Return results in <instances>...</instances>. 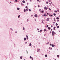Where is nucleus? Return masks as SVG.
I'll return each instance as SVG.
<instances>
[{
    "label": "nucleus",
    "instance_id": "obj_1",
    "mask_svg": "<svg viewBox=\"0 0 60 60\" xmlns=\"http://www.w3.org/2000/svg\"><path fill=\"white\" fill-rule=\"evenodd\" d=\"M26 39H28V36L27 35H26Z\"/></svg>",
    "mask_w": 60,
    "mask_h": 60
},
{
    "label": "nucleus",
    "instance_id": "obj_2",
    "mask_svg": "<svg viewBox=\"0 0 60 60\" xmlns=\"http://www.w3.org/2000/svg\"><path fill=\"white\" fill-rule=\"evenodd\" d=\"M50 27H48V29H49V30H50L51 29Z\"/></svg>",
    "mask_w": 60,
    "mask_h": 60
},
{
    "label": "nucleus",
    "instance_id": "obj_3",
    "mask_svg": "<svg viewBox=\"0 0 60 60\" xmlns=\"http://www.w3.org/2000/svg\"><path fill=\"white\" fill-rule=\"evenodd\" d=\"M34 17H36V18L37 17V14H36L35 15H34Z\"/></svg>",
    "mask_w": 60,
    "mask_h": 60
},
{
    "label": "nucleus",
    "instance_id": "obj_4",
    "mask_svg": "<svg viewBox=\"0 0 60 60\" xmlns=\"http://www.w3.org/2000/svg\"><path fill=\"white\" fill-rule=\"evenodd\" d=\"M44 9H45V10H46L47 9V8L46 7H45Z\"/></svg>",
    "mask_w": 60,
    "mask_h": 60
},
{
    "label": "nucleus",
    "instance_id": "obj_5",
    "mask_svg": "<svg viewBox=\"0 0 60 60\" xmlns=\"http://www.w3.org/2000/svg\"><path fill=\"white\" fill-rule=\"evenodd\" d=\"M41 12H42V13H43V12H44V11H43V10H42L41 11Z\"/></svg>",
    "mask_w": 60,
    "mask_h": 60
},
{
    "label": "nucleus",
    "instance_id": "obj_6",
    "mask_svg": "<svg viewBox=\"0 0 60 60\" xmlns=\"http://www.w3.org/2000/svg\"><path fill=\"white\" fill-rule=\"evenodd\" d=\"M49 16H50V17H51H51H52V16H53V15H49Z\"/></svg>",
    "mask_w": 60,
    "mask_h": 60
},
{
    "label": "nucleus",
    "instance_id": "obj_7",
    "mask_svg": "<svg viewBox=\"0 0 60 60\" xmlns=\"http://www.w3.org/2000/svg\"><path fill=\"white\" fill-rule=\"evenodd\" d=\"M26 11H28V8H27L26 9Z\"/></svg>",
    "mask_w": 60,
    "mask_h": 60
},
{
    "label": "nucleus",
    "instance_id": "obj_8",
    "mask_svg": "<svg viewBox=\"0 0 60 60\" xmlns=\"http://www.w3.org/2000/svg\"><path fill=\"white\" fill-rule=\"evenodd\" d=\"M52 47H54V46H55L53 44L52 45Z\"/></svg>",
    "mask_w": 60,
    "mask_h": 60
},
{
    "label": "nucleus",
    "instance_id": "obj_9",
    "mask_svg": "<svg viewBox=\"0 0 60 60\" xmlns=\"http://www.w3.org/2000/svg\"><path fill=\"white\" fill-rule=\"evenodd\" d=\"M56 19H59V18L58 17H57Z\"/></svg>",
    "mask_w": 60,
    "mask_h": 60
},
{
    "label": "nucleus",
    "instance_id": "obj_10",
    "mask_svg": "<svg viewBox=\"0 0 60 60\" xmlns=\"http://www.w3.org/2000/svg\"><path fill=\"white\" fill-rule=\"evenodd\" d=\"M37 49V50H38V51H40V49Z\"/></svg>",
    "mask_w": 60,
    "mask_h": 60
},
{
    "label": "nucleus",
    "instance_id": "obj_11",
    "mask_svg": "<svg viewBox=\"0 0 60 60\" xmlns=\"http://www.w3.org/2000/svg\"><path fill=\"white\" fill-rule=\"evenodd\" d=\"M17 9L18 10H19L20 9L19 8H17Z\"/></svg>",
    "mask_w": 60,
    "mask_h": 60
},
{
    "label": "nucleus",
    "instance_id": "obj_12",
    "mask_svg": "<svg viewBox=\"0 0 60 60\" xmlns=\"http://www.w3.org/2000/svg\"><path fill=\"white\" fill-rule=\"evenodd\" d=\"M56 29V27H54V28H53V29L54 30H55V29Z\"/></svg>",
    "mask_w": 60,
    "mask_h": 60
},
{
    "label": "nucleus",
    "instance_id": "obj_13",
    "mask_svg": "<svg viewBox=\"0 0 60 60\" xmlns=\"http://www.w3.org/2000/svg\"><path fill=\"white\" fill-rule=\"evenodd\" d=\"M49 19L48 18H47V21H49Z\"/></svg>",
    "mask_w": 60,
    "mask_h": 60
},
{
    "label": "nucleus",
    "instance_id": "obj_14",
    "mask_svg": "<svg viewBox=\"0 0 60 60\" xmlns=\"http://www.w3.org/2000/svg\"><path fill=\"white\" fill-rule=\"evenodd\" d=\"M57 57H59V55H58L57 56Z\"/></svg>",
    "mask_w": 60,
    "mask_h": 60
},
{
    "label": "nucleus",
    "instance_id": "obj_15",
    "mask_svg": "<svg viewBox=\"0 0 60 60\" xmlns=\"http://www.w3.org/2000/svg\"><path fill=\"white\" fill-rule=\"evenodd\" d=\"M25 1L24 0L22 1V2L23 3H25Z\"/></svg>",
    "mask_w": 60,
    "mask_h": 60
},
{
    "label": "nucleus",
    "instance_id": "obj_16",
    "mask_svg": "<svg viewBox=\"0 0 60 60\" xmlns=\"http://www.w3.org/2000/svg\"><path fill=\"white\" fill-rule=\"evenodd\" d=\"M53 15L54 16H56V14H55V13H54Z\"/></svg>",
    "mask_w": 60,
    "mask_h": 60
},
{
    "label": "nucleus",
    "instance_id": "obj_17",
    "mask_svg": "<svg viewBox=\"0 0 60 60\" xmlns=\"http://www.w3.org/2000/svg\"><path fill=\"white\" fill-rule=\"evenodd\" d=\"M29 46H31V43H30Z\"/></svg>",
    "mask_w": 60,
    "mask_h": 60
},
{
    "label": "nucleus",
    "instance_id": "obj_18",
    "mask_svg": "<svg viewBox=\"0 0 60 60\" xmlns=\"http://www.w3.org/2000/svg\"><path fill=\"white\" fill-rule=\"evenodd\" d=\"M26 38H24V41H25V40H26Z\"/></svg>",
    "mask_w": 60,
    "mask_h": 60
},
{
    "label": "nucleus",
    "instance_id": "obj_19",
    "mask_svg": "<svg viewBox=\"0 0 60 60\" xmlns=\"http://www.w3.org/2000/svg\"><path fill=\"white\" fill-rule=\"evenodd\" d=\"M44 16H45V17H46V16H47V15L46 14H45L44 15Z\"/></svg>",
    "mask_w": 60,
    "mask_h": 60
},
{
    "label": "nucleus",
    "instance_id": "obj_20",
    "mask_svg": "<svg viewBox=\"0 0 60 60\" xmlns=\"http://www.w3.org/2000/svg\"><path fill=\"white\" fill-rule=\"evenodd\" d=\"M55 12H57V11H55Z\"/></svg>",
    "mask_w": 60,
    "mask_h": 60
},
{
    "label": "nucleus",
    "instance_id": "obj_21",
    "mask_svg": "<svg viewBox=\"0 0 60 60\" xmlns=\"http://www.w3.org/2000/svg\"><path fill=\"white\" fill-rule=\"evenodd\" d=\"M57 28H59V26H57Z\"/></svg>",
    "mask_w": 60,
    "mask_h": 60
},
{
    "label": "nucleus",
    "instance_id": "obj_22",
    "mask_svg": "<svg viewBox=\"0 0 60 60\" xmlns=\"http://www.w3.org/2000/svg\"><path fill=\"white\" fill-rule=\"evenodd\" d=\"M46 31V29H45L44 30V32H45Z\"/></svg>",
    "mask_w": 60,
    "mask_h": 60
},
{
    "label": "nucleus",
    "instance_id": "obj_23",
    "mask_svg": "<svg viewBox=\"0 0 60 60\" xmlns=\"http://www.w3.org/2000/svg\"><path fill=\"white\" fill-rule=\"evenodd\" d=\"M20 59H22V56H21L20 57Z\"/></svg>",
    "mask_w": 60,
    "mask_h": 60
},
{
    "label": "nucleus",
    "instance_id": "obj_24",
    "mask_svg": "<svg viewBox=\"0 0 60 60\" xmlns=\"http://www.w3.org/2000/svg\"><path fill=\"white\" fill-rule=\"evenodd\" d=\"M45 57H47V55L46 54L45 55Z\"/></svg>",
    "mask_w": 60,
    "mask_h": 60
},
{
    "label": "nucleus",
    "instance_id": "obj_25",
    "mask_svg": "<svg viewBox=\"0 0 60 60\" xmlns=\"http://www.w3.org/2000/svg\"><path fill=\"white\" fill-rule=\"evenodd\" d=\"M56 26H57V25H58V24H57V23H56Z\"/></svg>",
    "mask_w": 60,
    "mask_h": 60
},
{
    "label": "nucleus",
    "instance_id": "obj_26",
    "mask_svg": "<svg viewBox=\"0 0 60 60\" xmlns=\"http://www.w3.org/2000/svg\"><path fill=\"white\" fill-rule=\"evenodd\" d=\"M26 11V9H24V12H25Z\"/></svg>",
    "mask_w": 60,
    "mask_h": 60
},
{
    "label": "nucleus",
    "instance_id": "obj_27",
    "mask_svg": "<svg viewBox=\"0 0 60 60\" xmlns=\"http://www.w3.org/2000/svg\"><path fill=\"white\" fill-rule=\"evenodd\" d=\"M48 3H49V2H46V3L47 4H48Z\"/></svg>",
    "mask_w": 60,
    "mask_h": 60
},
{
    "label": "nucleus",
    "instance_id": "obj_28",
    "mask_svg": "<svg viewBox=\"0 0 60 60\" xmlns=\"http://www.w3.org/2000/svg\"><path fill=\"white\" fill-rule=\"evenodd\" d=\"M20 17V15H19V16H18V18H19Z\"/></svg>",
    "mask_w": 60,
    "mask_h": 60
},
{
    "label": "nucleus",
    "instance_id": "obj_29",
    "mask_svg": "<svg viewBox=\"0 0 60 60\" xmlns=\"http://www.w3.org/2000/svg\"><path fill=\"white\" fill-rule=\"evenodd\" d=\"M42 31V30H40V33H41V32Z\"/></svg>",
    "mask_w": 60,
    "mask_h": 60
},
{
    "label": "nucleus",
    "instance_id": "obj_30",
    "mask_svg": "<svg viewBox=\"0 0 60 60\" xmlns=\"http://www.w3.org/2000/svg\"><path fill=\"white\" fill-rule=\"evenodd\" d=\"M29 11H31V9H29Z\"/></svg>",
    "mask_w": 60,
    "mask_h": 60
},
{
    "label": "nucleus",
    "instance_id": "obj_31",
    "mask_svg": "<svg viewBox=\"0 0 60 60\" xmlns=\"http://www.w3.org/2000/svg\"><path fill=\"white\" fill-rule=\"evenodd\" d=\"M23 30H25V28H24L23 27Z\"/></svg>",
    "mask_w": 60,
    "mask_h": 60
},
{
    "label": "nucleus",
    "instance_id": "obj_32",
    "mask_svg": "<svg viewBox=\"0 0 60 60\" xmlns=\"http://www.w3.org/2000/svg\"><path fill=\"white\" fill-rule=\"evenodd\" d=\"M52 36H54V33H52Z\"/></svg>",
    "mask_w": 60,
    "mask_h": 60
},
{
    "label": "nucleus",
    "instance_id": "obj_33",
    "mask_svg": "<svg viewBox=\"0 0 60 60\" xmlns=\"http://www.w3.org/2000/svg\"><path fill=\"white\" fill-rule=\"evenodd\" d=\"M27 7H27V6H26V7L25 8H27Z\"/></svg>",
    "mask_w": 60,
    "mask_h": 60
},
{
    "label": "nucleus",
    "instance_id": "obj_34",
    "mask_svg": "<svg viewBox=\"0 0 60 60\" xmlns=\"http://www.w3.org/2000/svg\"><path fill=\"white\" fill-rule=\"evenodd\" d=\"M50 46H52V45L51 44H50Z\"/></svg>",
    "mask_w": 60,
    "mask_h": 60
},
{
    "label": "nucleus",
    "instance_id": "obj_35",
    "mask_svg": "<svg viewBox=\"0 0 60 60\" xmlns=\"http://www.w3.org/2000/svg\"><path fill=\"white\" fill-rule=\"evenodd\" d=\"M48 26H48V25H47L46 27H48Z\"/></svg>",
    "mask_w": 60,
    "mask_h": 60
},
{
    "label": "nucleus",
    "instance_id": "obj_36",
    "mask_svg": "<svg viewBox=\"0 0 60 60\" xmlns=\"http://www.w3.org/2000/svg\"><path fill=\"white\" fill-rule=\"evenodd\" d=\"M30 58H32V57L31 56H30Z\"/></svg>",
    "mask_w": 60,
    "mask_h": 60
},
{
    "label": "nucleus",
    "instance_id": "obj_37",
    "mask_svg": "<svg viewBox=\"0 0 60 60\" xmlns=\"http://www.w3.org/2000/svg\"><path fill=\"white\" fill-rule=\"evenodd\" d=\"M37 1H38V2H39V1H39V0H37Z\"/></svg>",
    "mask_w": 60,
    "mask_h": 60
},
{
    "label": "nucleus",
    "instance_id": "obj_38",
    "mask_svg": "<svg viewBox=\"0 0 60 60\" xmlns=\"http://www.w3.org/2000/svg\"><path fill=\"white\" fill-rule=\"evenodd\" d=\"M52 33H54V31H53L52 32Z\"/></svg>",
    "mask_w": 60,
    "mask_h": 60
},
{
    "label": "nucleus",
    "instance_id": "obj_39",
    "mask_svg": "<svg viewBox=\"0 0 60 60\" xmlns=\"http://www.w3.org/2000/svg\"><path fill=\"white\" fill-rule=\"evenodd\" d=\"M26 52H27V54L28 53V52H27V50H26Z\"/></svg>",
    "mask_w": 60,
    "mask_h": 60
},
{
    "label": "nucleus",
    "instance_id": "obj_40",
    "mask_svg": "<svg viewBox=\"0 0 60 60\" xmlns=\"http://www.w3.org/2000/svg\"><path fill=\"white\" fill-rule=\"evenodd\" d=\"M57 11H58V12H59V10H58Z\"/></svg>",
    "mask_w": 60,
    "mask_h": 60
},
{
    "label": "nucleus",
    "instance_id": "obj_41",
    "mask_svg": "<svg viewBox=\"0 0 60 60\" xmlns=\"http://www.w3.org/2000/svg\"><path fill=\"white\" fill-rule=\"evenodd\" d=\"M54 34H56L55 32H54Z\"/></svg>",
    "mask_w": 60,
    "mask_h": 60
},
{
    "label": "nucleus",
    "instance_id": "obj_42",
    "mask_svg": "<svg viewBox=\"0 0 60 60\" xmlns=\"http://www.w3.org/2000/svg\"><path fill=\"white\" fill-rule=\"evenodd\" d=\"M47 15H49V13H47Z\"/></svg>",
    "mask_w": 60,
    "mask_h": 60
},
{
    "label": "nucleus",
    "instance_id": "obj_43",
    "mask_svg": "<svg viewBox=\"0 0 60 60\" xmlns=\"http://www.w3.org/2000/svg\"><path fill=\"white\" fill-rule=\"evenodd\" d=\"M49 49H51L50 47H49Z\"/></svg>",
    "mask_w": 60,
    "mask_h": 60
},
{
    "label": "nucleus",
    "instance_id": "obj_44",
    "mask_svg": "<svg viewBox=\"0 0 60 60\" xmlns=\"http://www.w3.org/2000/svg\"><path fill=\"white\" fill-rule=\"evenodd\" d=\"M39 11H41V9H39Z\"/></svg>",
    "mask_w": 60,
    "mask_h": 60
},
{
    "label": "nucleus",
    "instance_id": "obj_45",
    "mask_svg": "<svg viewBox=\"0 0 60 60\" xmlns=\"http://www.w3.org/2000/svg\"><path fill=\"white\" fill-rule=\"evenodd\" d=\"M15 2H17V0H15Z\"/></svg>",
    "mask_w": 60,
    "mask_h": 60
},
{
    "label": "nucleus",
    "instance_id": "obj_46",
    "mask_svg": "<svg viewBox=\"0 0 60 60\" xmlns=\"http://www.w3.org/2000/svg\"><path fill=\"white\" fill-rule=\"evenodd\" d=\"M50 1H51V0H49V2H50Z\"/></svg>",
    "mask_w": 60,
    "mask_h": 60
},
{
    "label": "nucleus",
    "instance_id": "obj_47",
    "mask_svg": "<svg viewBox=\"0 0 60 60\" xmlns=\"http://www.w3.org/2000/svg\"><path fill=\"white\" fill-rule=\"evenodd\" d=\"M27 21L28 22V19H27Z\"/></svg>",
    "mask_w": 60,
    "mask_h": 60
},
{
    "label": "nucleus",
    "instance_id": "obj_48",
    "mask_svg": "<svg viewBox=\"0 0 60 60\" xmlns=\"http://www.w3.org/2000/svg\"><path fill=\"white\" fill-rule=\"evenodd\" d=\"M49 9L50 10H51V9H50V8H49Z\"/></svg>",
    "mask_w": 60,
    "mask_h": 60
},
{
    "label": "nucleus",
    "instance_id": "obj_49",
    "mask_svg": "<svg viewBox=\"0 0 60 60\" xmlns=\"http://www.w3.org/2000/svg\"><path fill=\"white\" fill-rule=\"evenodd\" d=\"M43 21L42 20V23H43Z\"/></svg>",
    "mask_w": 60,
    "mask_h": 60
},
{
    "label": "nucleus",
    "instance_id": "obj_50",
    "mask_svg": "<svg viewBox=\"0 0 60 60\" xmlns=\"http://www.w3.org/2000/svg\"><path fill=\"white\" fill-rule=\"evenodd\" d=\"M51 27H53V26H52V25L51 26Z\"/></svg>",
    "mask_w": 60,
    "mask_h": 60
},
{
    "label": "nucleus",
    "instance_id": "obj_51",
    "mask_svg": "<svg viewBox=\"0 0 60 60\" xmlns=\"http://www.w3.org/2000/svg\"><path fill=\"white\" fill-rule=\"evenodd\" d=\"M38 7H40V6L39 5H38Z\"/></svg>",
    "mask_w": 60,
    "mask_h": 60
},
{
    "label": "nucleus",
    "instance_id": "obj_52",
    "mask_svg": "<svg viewBox=\"0 0 60 60\" xmlns=\"http://www.w3.org/2000/svg\"><path fill=\"white\" fill-rule=\"evenodd\" d=\"M27 43V42H25V44H26Z\"/></svg>",
    "mask_w": 60,
    "mask_h": 60
},
{
    "label": "nucleus",
    "instance_id": "obj_53",
    "mask_svg": "<svg viewBox=\"0 0 60 60\" xmlns=\"http://www.w3.org/2000/svg\"><path fill=\"white\" fill-rule=\"evenodd\" d=\"M39 30V29L38 28V29H37V30Z\"/></svg>",
    "mask_w": 60,
    "mask_h": 60
},
{
    "label": "nucleus",
    "instance_id": "obj_54",
    "mask_svg": "<svg viewBox=\"0 0 60 60\" xmlns=\"http://www.w3.org/2000/svg\"><path fill=\"white\" fill-rule=\"evenodd\" d=\"M27 5H28V3H27Z\"/></svg>",
    "mask_w": 60,
    "mask_h": 60
},
{
    "label": "nucleus",
    "instance_id": "obj_55",
    "mask_svg": "<svg viewBox=\"0 0 60 60\" xmlns=\"http://www.w3.org/2000/svg\"><path fill=\"white\" fill-rule=\"evenodd\" d=\"M30 2H31V1H32V0H30Z\"/></svg>",
    "mask_w": 60,
    "mask_h": 60
},
{
    "label": "nucleus",
    "instance_id": "obj_56",
    "mask_svg": "<svg viewBox=\"0 0 60 60\" xmlns=\"http://www.w3.org/2000/svg\"><path fill=\"white\" fill-rule=\"evenodd\" d=\"M35 21H36V19H35Z\"/></svg>",
    "mask_w": 60,
    "mask_h": 60
},
{
    "label": "nucleus",
    "instance_id": "obj_57",
    "mask_svg": "<svg viewBox=\"0 0 60 60\" xmlns=\"http://www.w3.org/2000/svg\"><path fill=\"white\" fill-rule=\"evenodd\" d=\"M54 20H55V18H54Z\"/></svg>",
    "mask_w": 60,
    "mask_h": 60
},
{
    "label": "nucleus",
    "instance_id": "obj_58",
    "mask_svg": "<svg viewBox=\"0 0 60 60\" xmlns=\"http://www.w3.org/2000/svg\"><path fill=\"white\" fill-rule=\"evenodd\" d=\"M38 51H37V52H38Z\"/></svg>",
    "mask_w": 60,
    "mask_h": 60
},
{
    "label": "nucleus",
    "instance_id": "obj_59",
    "mask_svg": "<svg viewBox=\"0 0 60 60\" xmlns=\"http://www.w3.org/2000/svg\"><path fill=\"white\" fill-rule=\"evenodd\" d=\"M57 21L58 22V21H59V20H58Z\"/></svg>",
    "mask_w": 60,
    "mask_h": 60
},
{
    "label": "nucleus",
    "instance_id": "obj_60",
    "mask_svg": "<svg viewBox=\"0 0 60 60\" xmlns=\"http://www.w3.org/2000/svg\"><path fill=\"white\" fill-rule=\"evenodd\" d=\"M21 4H22V5H23V4L22 3H21Z\"/></svg>",
    "mask_w": 60,
    "mask_h": 60
},
{
    "label": "nucleus",
    "instance_id": "obj_61",
    "mask_svg": "<svg viewBox=\"0 0 60 60\" xmlns=\"http://www.w3.org/2000/svg\"><path fill=\"white\" fill-rule=\"evenodd\" d=\"M49 4H51V3H49Z\"/></svg>",
    "mask_w": 60,
    "mask_h": 60
},
{
    "label": "nucleus",
    "instance_id": "obj_62",
    "mask_svg": "<svg viewBox=\"0 0 60 60\" xmlns=\"http://www.w3.org/2000/svg\"><path fill=\"white\" fill-rule=\"evenodd\" d=\"M51 31H52V29H51Z\"/></svg>",
    "mask_w": 60,
    "mask_h": 60
},
{
    "label": "nucleus",
    "instance_id": "obj_63",
    "mask_svg": "<svg viewBox=\"0 0 60 60\" xmlns=\"http://www.w3.org/2000/svg\"><path fill=\"white\" fill-rule=\"evenodd\" d=\"M50 33H52L51 31H50Z\"/></svg>",
    "mask_w": 60,
    "mask_h": 60
},
{
    "label": "nucleus",
    "instance_id": "obj_64",
    "mask_svg": "<svg viewBox=\"0 0 60 60\" xmlns=\"http://www.w3.org/2000/svg\"><path fill=\"white\" fill-rule=\"evenodd\" d=\"M38 32H40V31L39 30L38 31Z\"/></svg>",
    "mask_w": 60,
    "mask_h": 60
}]
</instances>
